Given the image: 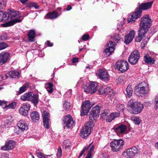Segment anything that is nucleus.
I'll return each mask as SVG.
<instances>
[{"mask_svg":"<svg viewBox=\"0 0 158 158\" xmlns=\"http://www.w3.org/2000/svg\"><path fill=\"white\" fill-rule=\"evenodd\" d=\"M8 13L10 16L11 20L5 24L6 27L12 26L15 24L21 21V19H19L21 15L18 11L8 9Z\"/></svg>","mask_w":158,"mask_h":158,"instance_id":"1","label":"nucleus"},{"mask_svg":"<svg viewBox=\"0 0 158 158\" xmlns=\"http://www.w3.org/2000/svg\"><path fill=\"white\" fill-rule=\"evenodd\" d=\"M21 99L23 101H31L35 105L39 102V95L34 94L33 92H28L24 94L21 97Z\"/></svg>","mask_w":158,"mask_h":158,"instance_id":"2","label":"nucleus"},{"mask_svg":"<svg viewBox=\"0 0 158 158\" xmlns=\"http://www.w3.org/2000/svg\"><path fill=\"white\" fill-rule=\"evenodd\" d=\"M124 144V140L122 139H114L112 141L110 146L111 150L114 152L119 151L123 149Z\"/></svg>","mask_w":158,"mask_h":158,"instance_id":"3","label":"nucleus"},{"mask_svg":"<svg viewBox=\"0 0 158 158\" xmlns=\"http://www.w3.org/2000/svg\"><path fill=\"white\" fill-rule=\"evenodd\" d=\"M135 92L140 95L147 94L149 90V85L146 82L139 83L135 87Z\"/></svg>","mask_w":158,"mask_h":158,"instance_id":"4","label":"nucleus"},{"mask_svg":"<svg viewBox=\"0 0 158 158\" xmlns=\"http://www.w3.org/2000/svg\"><path fill=\"white\" fill-rule=\"evenodd\" d=\"M94 126V123L92 121L88 122L85 124V126L82 128L81 136L83 138L87 137L91 132L92 128Z\"/></svg>","mask_w":158,"mask_h":158,"instance_id":"5","label":"nucleus"},{"mask_svg":"<svg viewBox=\"0 0 158 158\" xmlns=\"http://www.w3.org/2000/svg\"><path fill=\"white\" fill-rule=\"evenodd\" d=\"M116 45L115 42L112 41H109L106 44V48L103 51V54L104 56H108L111 55L114 52Z\"/></svg>","mask_w":158,"mask_h":158,"instance_id":"6","label":"nucleus"},{"mask_svg":"<svg viewBox=\"0 0 158 158\" xmlns=\"http://www.w3.org/2000/svg\"><path fill=\"white\" fill-rule=\"evenodd\" d=\"M102 107V105L98 104L92 108L89 116V119L91 121L96 120L99 117V114L100 112Z\"/></svg>","mask_w":158,"mask_h":158,"instance_id":"7","label":"nucleus"},{"mask_svg":"<svg viewBox=\"0 0 158 158\" xmlns=\"http://www.w3.org/2000/svg\"><path fill=\"white\" fill-rule=\"evenodd\" d=\"M130 106L134 110L135 114L140 113L143 108V105L139 102H135L132 100L129 102Z\"/></svg>","mask_w":158,"mask_h":158,"instance_id":"8","label":"nucleus"},{"mask_svg":"<svg viewBox=\"0 0 158 158\" xmlns=\"http://www.w3.org/2000/svg\"><path fill=\"white\" fill-rule=\"evenodd\" d=\"M116 69L122 73L127 71L129 69L128 64L126 61L119 60L115 64Z\"/></svg>","mask_w":158,"mask_h":158,"instance_id":"9","label":"nucleus"},{"mask_svg":"<svg viewBox=\"0 0 158 158\" xmlns=\"http://www.w3.org/2000/svg\"><path fill=\"white\" fill-rule=\"evenodd\" d=\"M94 105L93 104H91L89 100H86L83 102L81 106V115L84 116L86 115Z\"/></svg>","mask_w":158,"mask_h":158,"instance_id":"10","label":"nucleus"},{"mask_svg":"<svg viewBox=\"0 0 158 158\" xmlns=\"http://www.w3.org/2000/svg\"><path fill=\"white\" fill-rule=\"evenodd\" d=\"M151 19L150 18L149 15H146L141 18L140 26V27L149 29L151 26Z\"/></svg>","mask_w":158,"mask_h":158,"instance_id":"11","label":"nucleus"},{"mask_svg":"<svg viewBox=\"0 0 158 158\" xmlns=\"http://www.w3.org/2000/svg\"><path fill=\"white\" fill-rule=\"evenodd\" d=\"M42 117L43 118V125L44 127L48 129L49 128V125L51 123L50 115L49 113L46 110L42 112Z\"/></svg>","mask_w":158,"mask_h":158,"instance_id":"12","label":"nucleus"},{"mask_svg":"<svg viewBox=\"0 0 158 158\" xmlns=\"http://www.w3.org/2000/svg\"><path fill=\"white\" fill-rule=\"evenodd\" d=\"M62 123L64 126L68 128L72 127L74 126V122L73 118L69 115H66L62 118Z\"/></svg>","mask_w":158,"mask_h":158,"instance_id":"13","label":"nucleus"},{"mask_svg":"<svg viewBox=\"0 0 158 158\" xmlns=\"http://www.w3.org/2000/svg\"><path fill=\"white\" fill-rule=\"evenodd\" d=\"M139 56L138 51H135L130 55L128 58V61L131 64H135L139 59Z\"/></svg>","mask_w":158,"mask_h":158,"instance_id":"14","label":"nucleus"},{"mask_svg":"<svg viewBox=\"0 0 158 158\" xmlns=\"http://www.w3.org/2000/svg\"><path fill=\"white\" fill-rule=\"evenodd\" d=\"M142 13V11L140 9L139 7L137 8L136 10L131 15H130L128 18L127 21L128 23L130 22H134L136 19L140 18Z\"/></svg>","mask_w":158,"mask_h":158,"instance_id":"15","label":"nucleus"},{"mask_svg":"<svg viewBox=\"0 0 158 158\" xmlns=\"http://www.w3.org/2000/svg\"><path fill=\"white\" fill-rule=\"evenodd\" d=\"M15 145V142L13 140H7L5 145L1 147V150L3 151H8L12 149Z\"/></svg>","mask_w":158,"mask_h":158,"instance_id":"16","label":"nucleus"},{"mask_svg":"<svg viewBox=\"0 0 158 158\" xmlns=\"http://www.w3.org/2000/svg\"><path fill=\"white\" fill-rule=\"evenodd\" d=\"M98 75L100 78L103 81L108 80L109 79V75L105 69H101L97 71Z\"/></svg>","mask_w":158,"mask_h":158,"instance_id":"17","label":"nucleus"},{"mask_svg":"<svg viewBox=\"0 0 158 158\" xmlns=\"http://www.w3.org/2000/svg\"><path fill=\"white\" fill-rule=\"evenodd\" d=\"M30 105L26 103L22 105L19 109L20 114L24 116H26L28 114V111L30 110Z\"/></svg>","mask_w":158,"mask_h":158,"instance_id":"18","label":"nucleus"},{"mask_svg":"<svg viewBox=\"0 0 158 158\" xmlns=\"http://www.w3.org/2000/svg\"><path fill=\"white\" fill-rule=\"evenodd\" d=\"M98 86L97 83L95 82H92L90 83V85L87 87L85 89L84 88L85 91L90 94H94L95 93Z\"/></svg>","mask_w":158,"mask_h":158,"instance_id":"19","label":"nucleus"},{"mask_svg":"<svg viewBox=\"0 0 158 158\" xmlns=\"http://www.w3.org/2000/svg\"><path fill=\"white\" fill-rule=\"evenodd\" d=\"M139 150L135 147L127 149L126 152L123 153V155L126 156L127 155L128 156H135L136 155L139 153Z\"/></svg>","mask_w":158,"mask_h":158,"instance_id":"20","label":"nucleus"},{"mask_svg":"<svg viewBox=\"0 0 158 158\" xmlns=\"http://www.w3.org/2000/svg\"><path fill=\"white\" fill-rule=\"evenodd\" d=\"M10 54L7 52H2L0 53V64L2 65L8 60Z\"/></svg>","mask_w":158,"mask_h":158,"instance_id":"21","label":"nucleus"},{"mask_svg":"<svg viewBox=\"0 0 158 158\" xmlns=\"http://www.w3.org/2000/svg\"><path fill=\"white\" fill-rule=\"evenodd\" d=\"M135 34V32L134 30L131 31L130 33L125 36L124 43L126 44H129L133 40Z\"/></svg>","mask_w":158,"mask_h":158,"instance_id":"22","label":"nucleus"},{"mask_svg":"<svg viewBox=\"0 0 158 158\" xmlns=\"http://www.w3.org/2000/svg\"><path fill=\"white\" fill-rule=\"evenodd\" d=\"M127 129L126 126L123 124H121L114 127V131L118 135L124 134Z\"/></svg>","mask_w":158,"mask_h":158,"instance_id":"23","label":"nucleus"},{"mask_svg":"<svg viewBox=\"0 0 158 158\" xmlns=\"http://www.w3.org/2000/svg\"><path fill=\"white\" fill-rule=\"evenodd\" d=\"M153 2V1H151L146 3H143L139 5L138 7L141 10H147L151 8Z\"/></svg>","mask_w":158,"mask_h":158,"instance_id":"24","label":"nucleus"},{"mask_svg":"<svg viewBox=\"0 0 158 158\" xmlns=\"http://www.w3.org/2000/svg\"><path fill=\"white\" fill-rule=\"evenodd\" d=\"M19 73L18 72L15 71H9L7 74L5 75L6 79H7L9 76L11 78L18 79L19 77Z\"/></svg>","mask_w":158,"mask_h":158,"instance_id":"25","label":"nucleus"},{"mask_svg":"<svg viewBox=\"0 0 158 158\" xmlns=\"http://www.w3.org/2000/svg\"><path fill=\"white\" fill-rule=\"evenodd\" d=\"M0 106L2 107L4 106V108L7 109L8 108L15 109L16 106V103L13 102L9 104L8 105H6V102L5 101H0Z\"/></svg>","mask_w":158,"mask_h":158,"instance_id":"26","label":"nucleus"},{"mask_svg":"<svg viewBox=\"0 0 158 158\" xmlns=\"http://www.w3.org/2000/svg\"><path fill=\"white\" fill-rule=\"evenodd\" d=\"M18 127L22 131H23L28 129V126L25 121L23 120H19L17 124Z\"/></svg>","mask_w":158,"mask_h":158,"instance_id":"27","label":"nucleus"},{"mask_svg":"<svg viewBox=\"0 0 158 158\" xmlns=\"http://www.w3.org/2000/svg\"><path fill=\"white\" fill-rule=\"evenodd\" d=\"M31 117L33 121L37 122L38 121L40 118L39 114L37 112L34 111L30 113Z\"/></svg>","mask_w":158,"mask_h":158,"instance_id":"28","label":"nucleus"},{"mask_svg":"<svg viewBox=\"0 0 158 158\" xmlns=\"http://www.w3.org/2000/svg\"><path fill=\"white\" fill-rule=\"evenodd\" d=\"M119 115L120 113L119 112L111 113L107 117L106 121L107 122H110L115 118L119 117Z\"/></svg>","mask_w":158,"mask_h":158,"instance_id":"29","label":"nucleus"},{"mask_svg":"<svg viewBox=\"0 0 158 158\" xmlns=\"http://www.w3.org/2000/svg\"><path fill=\"white\" fill-rule=\"evenodd\" d=\"M35 31L34 30H31L29 31L27 35L29 41L32 42L35 41Z\"/></svg>","mask_w":158,"mask_h":158,"instance_id":"30","label":"nucleus"},{"mask_svg":"<svg viewBox=\"0 0 158 158\" xmlns=\"http://www.w3.org/2000/svg\"><path fill=\"white\" fill-rule=\"evenodd\" d=\"M111 37L113 40L117 43H120L123 41L121 35L115 33Z\"/></svg>","mask_w":158,"mask_h":158,"instance_id":"31","label":"nucleus"},{"mask_svg":"<svg viewBox=\"0 0 158 158\" xmlns=\"http://www.w3.org/2000/svg\"><path fill=\"white\" fill-rule=\"evenodd\" d=\"M144 60L148 64H153L155 61L154 58H152L148 54L145 55L144 56Z\"/></svg>","mask_w":158,"mask_h":158,"instance_id":"32","label":"nucleus"},{"mask_svg":"<svg viewBox=\"0 0 158 158\" xmlns=\"http://www.w3.org/2000/svg\"><path fill=\"white\" fill-rule=\"evenodd\" d=\"M149 29L144 28V27H140V26L139 28L138 31V34L139 35L143 36L147 33Z\"/></svg>","mask_w":158,"mask_h":158,"instance_id":"33","label":"nucleus"},{"mask_svg":"<svg viewBox=\"0 0 158 158\" xmlns=\"http://www.w3.org/2000/svg\"><path fill=\"white\" fill-rule=\"evenodd\" d=\"M59 15L56 11H54L52 12L49 13L47 14V16L51 19H53L57 18Z\"/></svg>","mask_w":158,"mask_h":158,"instance_id":"34","label":"nucleus"},{"mask_svg":"<svg viewBox=\"0 0 158 158\" xmlns=\"http://www.w3.org/2000/svg\"><path fill=\"white\" fill-rule=\"evenodd\" d=\"M27 7L30 8L34 7L35 9H38L39 8V5L38 3L36 2H29L27 4Z\"/></svg>","mask_w":158,"mask_h":158,"instance_id":"35","label":"nucleus"},{"mask_svg":"<svg viewBox=\"0 0 158 158\" xmlns=\"http://www.w3.org/2000/svg\"><path fill=\"white\" fill-rule=\"evenodd\" d=\"M53 85L51 83H48L46 84V89L49 93L51 94L53 92Z\"/></svg>","mask_w":158,"mask_h":158,"instance_id":"36","label":"nucleus"},{"mask_svg":"<svg viewBox=\"0 0 158 158\" xmlns=\"http://www.w3.org/2000/svg\"><path fill=\"white\" fill-rule=\"evenodd\" d=\"M92 146H93V149L94 151V145L92 144V142L91 143L89 144L87 147L84 148L83 150L81 151V152L78 158H80L83 155L85 150H89V149L91 148Z\"/></svg>","mask_w":158,"mask_h":158,"instance_id":"37","label":"nucleus"},{"mask_svg":"<svg viewBox=\"0 0 158 158\" xmlns=\"http://www.w3.org/2000/svg\"><path fill=\"white\" fill-rule=\"evenodd\" d=\"M127 92L126 95L128 97L130 98L132 95L133 91L131 85H129L127 86L126 89Z\"/></svg>","mask_w":158,"mask_h":158,"instance_id":"38","label":"nucleus"},{"mask_svg":"<svg viewBox=\"0 0 158 158\" xmlns=\"http://www.w3.org/2000/svg\"><path fill=\"white\" fill-rule=\"evenodd\" d=\"M105 94H108L110 96H113L114 95V92L112 89L110 87H107L105 88Z\"/></svg>","mask_w":158,"mask_h":158,"instance_id":"39","label":"nucleus"},{"mask_svg":"<svg viewBox=\"0 0 158 158\" xmlns=\"http://www.w3.org/2000/svg\"><path fill=\"white\" fill-rule=\"evenodd\" d=\"M131 119L135 124H139L140 123L141 121L138 117H136L135 116H133L131 117Z\"/></svg>","mask_w":158,"mask_h":158,"instance_id":"40","label":"nucleus"},{"mask_svg":"<svg viewBox=\"0 0 158 158\" xmlns=\"http://www.w3.org/2000/svg\"><path fill=\"white\" fill-rule=\"evenodd\" d=\"M5 11H3V16L2 17V21L5 22L8 20L10 18V15Z\"/></svg>","mask_w":158,"mask_h":158,"instance_id":"41","label":"nucleus"},{"mask_svg":"<svg viewBox=\"0 0 158 158\" xmlns=\"http://www.w3.org/2000/svg\"><path fill=\"white\" fill-rule=\"evenodd\" d=\"M70 146V142L68 140H65L63 143V148H69Z\"/></svg>","mask_w":158,"mask_h":158,"instance_id":"42","label":"nucleus"},{"mask_svg":"<svg viewBox=\"0 0 158 158\" xmlns=\"http://www.w3.org/2000/svg\"><path fill=\"white\" fill-rule=\"evenodd\" d=\"M124 105L119 103L117 104L116 107V110L119 112L123 111L124 109Z\"/></svg>","mask_w":158,"mask_h":158,"instance_id":"43","label":"nucleus"},{"mask_svg":"<svg viewBox=\"0 0 158 158\" xmlns=\"http://www.w3.org/2000/svg\"><path fill=\"white\" fill-rule=\"evenodd\" d=\"M6 6V0H0V9H4Z\"/></svg>","mask_w":158,"mask_h":158,"instance_id":"44","label":"nucleus"},{"mask_svg":"<svg viewBox=\"0 0 158 158\" xmlns=\"http://www.w3.org/2000/svg\"><path fill=\"white\" fill-rule=\"evenodd\" d=\"M155 105L154 108L156 109H158V94L156 95L153 102Z\"/></svg>","mask_w":158,"mask_h":158,"instance_id":"45","label":"nucleus"},{"mask_svg":"<svg viewBox=\"0 0 158 158\" xmlns=\"http://www.w3.org/2000/svg\"><path fill=\"white\" fill-rule=\"evenodd\" d=\"M93 152V146H92L91 148L89 149L88 152L87 156L85 158H92V154Z\"/></svg>","mask_w":158,"mask_h":158,"instance_id":"46","label":"nucleus"},{"mask_svg":"<svg viewBox=\"0 0 158 158\" xmlns=\"http://www.w3.org/2000/svg\"><path fill=\"white\" fill-rule=\"evenodd\" d=\"M26 86L24 85L20 88L17 94H20L25 92L26 90Z\"/></svg>","mask_w":158,"mask_h":158,"instance_id":"47","label":"nucleus"},{"mask_svg":"<svg viewBox=\"0 0 158 158\" xmlns=\"http://www.w3.org/2000/svg\"><path fill=\"white\" fill-rule=\"evenodd\" d=\"M64 108L66 110H68L71 107L70 104L68 102H65L63 104Z\"/></svg>","mask_w":158,"mask_h":158,"instance_id":"48","label":"nucleus"},{"mask_svg":"<svg viewBox=\"0 0 158 158\" xmlns=\"http://www.w3.org/2000/svg\"><path fill=\"white\" fill-rule=\"evenodd\" d=\"M8 45L4 42L0 43V50L4 49L7 47Z\"/></svg>","mask_w":158,"mask_h":158,"instance_id":"49","label":"nucleus"},{"mask_svg":"<svg viewBox=\"0 0 158 158\" xmlns=\"http://www.w3.org/2000/svg\"><path fill=\"white\" fill-rule=\"evenodd\" d=\"M62 149L60 147H59L57 153V156L58 158H60L62 156Z\"/></svg>","mask_w":158,"mask_h":158,"instance_id":"50","label":"nucleus"},{"mask_svg":"<svg viewBox=\"0 0 158 158\" xmlns=\"http://www.w3.org/2000/svg\"><path fill=\"white\" fill-rule=\"evenodd\" d=\"M148 40L147 39H143L141 43V46L142 48H143L146 44Z\"/></svg>","mask_w":158,"mask_h":158,"instance_id":"51","label":"nucleus"},{"mask_svg":"<svg viewBox=\"0 0 158 158\" xmlns=\"http://www.w3.org/2000/svg\"><path fill=\"white\" fill-rule=\"evenodd\" d=\"M105 88H104L102 87H101L98 90L99 93L100 94H105Z\"/></svg>","mask_w":158,"mask_h":158,"instance_id":"52","label":"nucleus"},{"mask_svg":"<svg viewBox=\"0 0 158 158\" xmlns=\"http://www.w3.org/2000/svg\"><path fill=\"white\" fill-rule=\"evenodd\" d=\"M108 114L107 110H105L103 111V112L102 113L101 117L102 118H103L105 117Z\"/></svg>","mask_w":158,"mask_h":158,"instance_id":"53","label":"nucleus"},{"mask_svg":"<svg viewBox=\"0 0 158 158\" xmlns=\"http://www.w3.org/2000/svg\"><path fill=\"white\" fill-rule=\"evenodd\" d=\"M143 37L144 36L139 35L138 34V36H136L135 38V41L136 42H139Z\"/></svg>","mask_w":158,"mask_h":158,"instance_id":"54","label":"nucleus"},{"mask_svg":"<svg viewBox=\"0 0 158 158\" xmlns=\"http://www.w3.org/2000/svg\"><path fill=\"white\" fill-rule=\"evenodd\" d=\"M7 38L6 34L4 33L0 36V40H6L7 39Z\"/></svg>","mask_w":158,"mask_h":158,"instance_id":"55","label":"nucleus"},{"mask_svg":"<svg viewBox=\"0 0 158 158\" xmlns=\"http://www.w3.org/2000/svg\"><path fill=\"white\" fill-rule=\"evenodd\" d=\"M89 38V35L88 34H85L82 36V39L84 41H86L88 40Z\"/></svg>","mask_w":158,"mask_h":158,"instance_id":"56","label":"nucleus"},{"mask_svg":"<svg viewBox=\"0 0 158 158\" xmlns=\"http://www.w3.org/2000/svg\"><path fill=\"white\" fill-rule=\"evenodd\" d=\"M45 44H46L47 45H48V46L49 47H52L53 45V44L52 43H51L49 41H47Z\"/></svg>","mask_w":158,"mask_h":158,"instance_id":"57","label":"nucleus"},{"mask_svg":"<svg viewBox=\"0 0 158 158\" xmlns=\"http://www.w3.org/2000/svg\"><path fill=\"white\" fill-rule=\"evenodd\" d=\"M78 61V58H73L72 60V62L73 63H75Z\"/></svg>","mask_w":158,"mask_h":158,"instance_id":"58","label":"nucleus"},{"mask_svg":"<svg viewBox=\"0 0 158 158\" xmlns=\"http://www.w3.org/2000/svg\"><path fill=\"white\" fill-rule=\"evenodd\" d=\"M3 11H0V21H2Z\"/></svg>","mask_w":158,"mask_h":158,"instance_id":"59","label":"nucleus"},{"mask_svg":"<svg viewBox=\"0 0 158 158\" xmlns=\"http://www.w3.org/2000/svg\"><path fill=\"white\" fill-rule=\"evenodd\" d=\"M72 7L70 5H69L67 7V8H66V10L69 11L71 9H72Z\"/></svg>","mask_w":158,"mask_h":158,"instance_id":"60","label":"nucleus"},{"mask_svg":"<svg viewBox=\"0 0 158 158\" xmlns=\"http://www.w3.org/2000/svg\"><path fill=\"white\" fill-rule=\"evenodd\" d=\"M39 151L38 150L36 151V154L37 156L38 157H40V152H39Z\"/></svg>","mask_w":158,"mask_h":158,"instance_id":"61","label":"nucleus"},{"mask_svg":"<svg viewBox=\"0 0 158 158\" xmlns=\"http://www.w3.org/2000/svg\"><path fill=\"white\" fill-rule=\"evenodd\" d=\"M155 146L156 148V149H158V142L156 143L155 145Z\"/></svg>","mask_w":158,"mask_h":158,"instance_id":"62","label":"nucleus"},{"mask_svg":"<svg viewBox=\"0 0 158 158\" xmlns=\"http://www.w3.org/2000/svg\"><path fill=\"white\" fill-rule=\"evenodd\" d=\"M118 81H123V79H122V77H119L118 78Z\"/></svg>","mask_w":158,"mask_h":158,"instance_id":"63","label":"nucleus"},{"mask_svg":"<svg viewBox=\"0 0 158 158\" xmlns=\"http://www.w3.org/2000/svg\"><path fill=\"white\" fill-rule=\"evenodd\" d=\"M86 69H91V68L89 66H86Z\"/></svg>","mask_w":158,"mask_h":158,"instance_id":"64","label":"nucleus"}]
</instances>
